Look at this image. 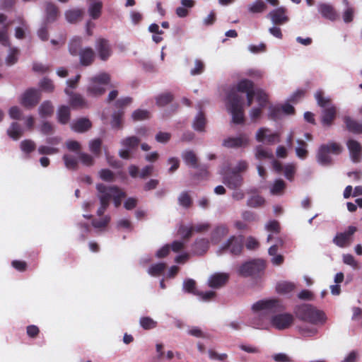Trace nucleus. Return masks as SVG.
I'll list each match as a JSON object with an SVG mask.
<instances>
[{"instance_id": "obj_1", "label": "nucleus", "mask_w": 362, "mask_h": 362, "mask_svg": "<svg viewBox=\"0 0 362 362\" xmlns=\"http://www.w3.org/2000/svg\"><path fill=\"white\" fill-rule=\"evenodd\" d=\"M282 309V303L278 299L258 300L252 305V317L250 319V325L259 329H267L270 327L278 330L287 329L293 325L295 318L288 313L275 314Z\"/></svg>"}, {"instance_id": "obj_2", "label": "nucleus", "mask_w": 362, "mask_h": 362, "mask_svg": "<svg viewBox=\"0 0 362 362\" xmlns=\"http://www.w3.org/2000/svg\"><path fill=\"white\" fill-rule=\"evenodd\" d=\"M237 91L246 93L247 106L252 105L254 98L260 105L264 106L268 100V96L262 90L254 89L253 83L250 80L242 79L238 83L235 88L231 90L228 95L226 106L227 110L232 116L233 122L241 124L244 121L243 98L239 95Z\"/></svg>"}, {"instance_id": "obj_3", "label": "nucleus", "mask_w": 362, "mask_h": 362, "mask_svg": "<svg viewBox=\"0 0 362 362\" xmlns=\"http://www.w3.org/2000/svg\"><path fill=\"white\" fill-rule=\"evenodd\" d=\"M96 188L100 201V206L97 211L98 216L103 214L111 199L114 200L115 206L118 207L121 204V199L125 196L124 192L116 187H106L103 184H98Z\"/></svg>"}, {"instance_id": "obj_4", "label": "nucleus", "mask_w": 362, "mask_h": 362, "mask_svg": "<svg viewBox=\"0 0 362 362\" xmlns=\"http://www.w3.org/2000/svg\"><path fill=\"white\" fill-rule=\"evenodd\" d=\"M297 313L302 320L308 322L312 325H322L327 320L326 315L323 311L308 304L300 306Z\"/></svg>"}, {"instance_id": "obj_5", "label": "nucleus", "mask_w": 362, "mask_h": 362, "mask_svg": "<svg viewBox=\"0 0 362 362\" xmlns=\"http://www.w3.org/2000/svg\"><path fill=\"white\" fill-rule=\"evenodd\" d=\"M110 76L105 72L100 73L88 80L87 93L92 96H100L105 92V86L109 84Z\"/></svg>"}, {"instance_id": "obj_6", "label": "nucleus", "mask_w": 362, "mask_h": 362, "mask_svg": "<svg viewBox=\"0 0 362 362\" xmlns=\"http://www.w3.org/2000/svg\"><path fill=\"white\" fill-rule=\"evenodd\" d=\"M81 40L80 37H74L71 40L69 45V52L72 55H79L80 63L83 66L90 65L95 58V52L90 47L80 49Z\"/></svg>"}, {"instance_id": "obj_7", "label": "nucleus", "mask_w": 362, "mask_h": 362, "mask_svg": "<svg viewBox=\"0 0 362 362\" xmlns=\"http://www.w3.org/2000/svg\"><path fill=\"white\" fill-rule=\"evenodd\" d=\"M315 96L317 104L323 108L322 112V124L331 125L336 115V107L332 104L329 98L323 97L322 91H317Z\"/></svg>"}, {"instance_id": "obj_8", "label": "nucleus", "mask_w": 362, "mask_h": 362, "mask_svg": "<svg viewBox=\"0 0 362 362\" xmlns=\"http://www.w3.org/2000/svg\"><path fill=\"white\" fill-rule=\"evenodd\" d=\"M342 151L341 145L337 143H329L320 146L317 153V161L323 166H327L332 164V160L330 153L339 155Z\"/></svg>"}, {"instance_id": "obj_9", "label": "nucleus", "mask_w": 362, "mask_h": 362, "mask_svg": "<svg viewBox=\"0 0 362 362\" xmlns=\"http://www.w3.org/2000/svg\"><path fill=\"white\" fill-rule=\"evenodd\" d=\"M242 249L243 237L233 235L221 245L217 252L221 254L225 251H229L233 255H239Z\"/></svg>"}, {"instance_id": "obj_10", "label": "nucleus", "mask_w": 362, "mask_h": 362, "mask_svg": "<svg viewBox=\"0 0 362 362\" xmlns=\"http://www.w3.org/2000/svg\"><path fill=\"white\" fill-rule=\"evenodd\" d=\"M223 183L230 189H235L242 186L243 178L242 175L235 171H230V168H224L221 170Z\"/></svg>"}, {"instance_id": "obj_11", "label": "nucleus", "mask_w": 362, "mask_h": 362, "mask_svg": "<svg viewBox=\"0 0 362 362\" xmlns=\"http://www.w3.org/2000/svg\"><path fill=\"white\" fill-rule=\"evenodd\" d=\"M255 139L258 142L267 145H273L280 141L278 133L266 127H260L257 129L255 133Z\"/></svg>"}, {"instance_id": "obj_12", "label": "nucleus", "mask_w": 362, "mask_h": 362, "mask_svg": "<svg viewBox=\"0 0 362 362\" xmlns=\"http://www.w3.org/2000/svg\"><path fill=\"white\" fill-rule=\"evenodd\" d=\"M139 141L140 139L134 136L122 139L120 144L123 148L119 151V156L123 159H130L132 151L138 146Z\"/></svg>"}, {"instance_id": "obj_13", "label": "nucleus", "mask_w": 362, "mask_h": 362, "mask_svg": "<svg viewBox=\"0 0 362 362\" xmlns=\"http://www.w3.org/2000/svg\"><path fill=\"white\" fill-rule=\"evenodd\" d=\"M265 267L264 261L262 259H255L243 264L239 268V274L247 276L255 274L263 270Z\"/></svg>"}, {"instance_id": "obj_14", "label": "nucleus", "mask_w": 362, "mask_h": 362, "mask_svg": "<svg viewBox=\"0 0 362 362\" xmlns=\"http://www.w3.org/2000/svg\"><path fill=\"white\" fill-rule=\"evenodd\" d=\"M195 286V281L192 279H189L184 281L183 289L187 292L198 296L200 299L204 301H209L215 297L216 293L214 291H209L206 292H198L196 290Z\"/></svg>"}, {"instance_id": "obj_15", "label": "nucleus", "mask_w": 362, "mask_h": 362, "mask_svg": "<svg viewBox=\"0 0 362 362\" xmlns=\"http://www.w3.org/2000/svg\"><path fill=\"white\" fill-rule=\"evenodd\" d=\"M40 99V93L38 90L30 88L27 90L21 97V103L26 108L35 106Z\"/></svg>"}, {"instance_id": "obj_16", "label": "nucleus", "mask_w": 362, "mask_h": 362, "mask_svg": "<svg viewBox=\"0 0 362 362\" xmlns=\"http://www.w3.org/2000/svg\"><path fill=\"white\" fill-rule=\"evenodd\" d=\"M250 139L247 134H241L237 136H230L223 141L226 148H245L249 145Z\"/></svg>"}, {"instance_id": "obj_17", "label": "nucleus", "mask_w": 362, "mask_h": 362, "mask_svg": "<svg viewBox=\"0 0 362 362\" xmlns=\"http://www.w3.org/2000/svg\"><path fill=\"white\" fill-rule=\"evenodd\" d=\"M95 49L99 58L106 61L112 54V48L108 41L103 38H99L95 42Z\"/></svg>"}, {"instance_id": "obj_18", "label": "nucleus", "mask_w": 362, "mask_h": 362, "mask_svg": "<svg viewBox=\"0 0 362 362\" xmlns=\"http://www.w3.org/2000/svg\"><path fill=\"white\" fill-rule=\"evenodd\" d=\"M346 146L351 160L354 163L360 162L362 156L361 144L354 139H349L346 142Z\"/></svg>"}, {"instance_id": "obj_19", "label": "nucleus", "mask_w": 362, "mask_h": 362, "mask_svg": "<svg viewBox=\"0 0 362 362\" xmlns=\"http://www.w3.org/2000/svg\"><path fill=\"white\" fill-rule=\"evenodd\" d=\"M228 280V274L226 273H215L209 276L208 285L212 288H219L223 286Z\"/></svg>"}, {"instance_id": "obj_20", "label": "nucleus", "mask_w": 362, "mask_h": 362, "mask_svg": "<svg viewBox=\"0 0 362 362\" xmlns=\"http://www.w3.org/2000/svg\"><path fill=\"white\" fill-rule=\"evenodd\" d=\"M294 111L293 107L290 104H285L281 106H271L269 107V117L273 119H278L282 112L290 115Z\"/></svg>"}, {"instance_id": "obj_21", "label": "nucleus", "mask_w": 362, "mask_h": 362, "mask_svg": "<svg viewBox=\"0 0 362 362\" xmlns=\"http://www.w3.org/2000/svg\"><path fill=\"white\" fill-rule=\"evenodd\" d=\"M92 126L90 121L87 118H81L71 124V128L73 131L78 133H83L88 131Z\"/></svg>"}, {"instance_id": "obj_22", "label": "nucleus", "mask_w": 362, "mask_h": 362, "mask_svg": "<svg viewBox=\"0 0 362 362\" xmlns=\"http://www.w3.org/2000/svg\"><path fill=\"white\" fill-rule=\"evenodd\" d=\"M65 93L69 98V103L74 108H82L86 106V101L82 95L73 93L69 89H65Z\"/></svg>"}, {"instance_id": "obj_23", "label": "nucleus", "mask_w": 362, "mask_h": 362, "mask_svg": "<svg viewBox=\"0 0 362 362\" xmlns=\"http://www.w3.org/2000/svg\"><path fill=\"white\" fill-rule=\"evenodd\" d=\"M169 24H151L148 27V30L153 33V40L156 43L160 42L163 38L161 35L163 33V29H168Z\"/></svg>"}, {"instance_id": "obj_24", "label": "nucleus", "mask_w": 362, "mask_h": 362, "mask_svg": "<svg viewBox=\"0 0 362 362\" xmlns=\"http://www.w3.org/2000/svg\"><path fill=\"white\" fill-rule=\"evenodd\" d=\"M45 8L47 21L48 23L56 21L59 14L58 7L53 3L47 2L45 3Z\"/></svg>"}, {"instance_id": "obj_25", "label": "nucleus", "mask_w": 362, "mask_h": 362, "mask_svg": "<svg viewBox=\"0 0 362 362\" xmlns=\"http://www.w3.org/2000/svg\"><path fill=\"white\" fill-rule=\"evenodd\" d=\"M296 288V285L293 282L282 281L276 284V291L281 295H288L293 292Z\"/></svg>"}, {"instance_id": "obj_26", "label": "nucleus", "mask_w": 362, "mask_h": 362, "mask_svg": "<svg viewBox=\"0 0 362 362\" xmlns=\"http://www.w3.org/2000/svg\"><path fill=\"white\" fill-rule=\"evenodd\" d=\"M319 11L327 19L334 21L337 19V13L331 5L322 4L319 6Z\"/></svg>"}, {"instance_id": "obj_27", "label": "nucleus", "mask_w": 362, "mask_h": 362, "mask_svg": "<svg viewBox=\"0 0 362 362\" xmlns=\"http://www.w3.org/2000/svg\"><path fill=\"white\" fill-rule=\"evenodd\" d=\"M228 233V228L225 225L218 226L211 233V240L214 244H217L221 238Z\"/></svg>"}, {"instance_id": "obj_28", "label": "nucleus", "mask_w": 362, "mask_h": 362, "mask_svg": "<svg viewBox=\"0 0 362 362\" xmlns=\"http://www.w3.org/2000/svg\"><path fill=\"white\" fill-rule=\"evenodd\" d=\"M8 136L13 140L19 139L23 134V129L20 124L13 122L7 129Z\"/></svg>"}, {"instance_id": "obj_29", "label": "nucleus", "mask_w": 362, "mask_h": 362, "mask_svg": "<svg viewBox=\"0 0 362 362\" xmlns=\"http://www.w3.org/2000/svg\"><path fill=\"white\" fill-rule=\"evenodd\" d=\"M269 16L273 23H284L288 21L286 10L284 8H279L272 11Z\"/></svg>"}, {"instance_id": "obj_30", "label": "nucleus", "mask_w": 362, "mask_h": 362, "mask_svg": "<svg viewBox=\"0 0 362 362\" xmlns=\"http://www.w3.org/2000/svg\"><path fill=\"white\" fill-rule=\"evenodd\" d=\"M83 15V11L79 8L69 10L65 13L66 21L69 23H74L81 21Z\"/></svg>"}, {"instance_id": "obj_31", "label": "nucleus", "mask_w": 362, "mask_h": 362, "mask_svg": "<svg viewBox=\"0 0 362 362\" xmlns=\"http://www.w3.org/2000/svg\"><path fill=\"white\" fill-rule=\"evenodd\" d=\"M57 119L61 124H66L70 119V109L67 106L62 105L57 110Z\"/></svg>"}, {"instance_id": "obj_32", "label": "nucleus", "mask_w": 362, "mask_h": 362, "mask_svg": "<svg viewBox=\"0 0 362 362\" xmlns=\"http://www.w3.org/2000/svg\"><path fill=\"white\" fill-rule=\"evenodd\" d=\"M255 158L258 160L269 159L273 157L272 152L261 145L257 146L255 149Z\"/></svg>"}, {"instance_id": "obj_33", "label": "nucleus", "mask_w": 362, "mask_h": 362, "mask_svg": "<svg viewBox=\"0 0 362 362\" xmlns=\"http://www.w3.org/2000/svg\"><path fill=\"white\" fill-rule=\"evenodd\" d=\"M345 123L347 129L355 134L362 133V124H358L356 120L351 119L350 117L345 118Z\"/></svg>"}, {"instance_id": "obj_34", "label": "nucleus", "mask_w": 362, "mask_h": 362, "mask_svg": "<svg viewBox=\"0 0 362 362\" xmlns=\"http://www.w3.org/2000/svg\"><path fill=\"white\" fill-rule=\"evenodd\" d=\"M313 325H303L299 327L300 334L305 337H314L318 333V329Z\"/></svg>"}, {"instance_id": "obj_35", "label": "nucleus", "mask_w": 362, "mask_h": 362, "mask_svg": "<svg viewBox=\"0 0 362 362\" xmlns=\"http://www.w3.org/2000/svg\"><path fill=\"white\" fill-rule=\"evenodd\" d=\"M54 107L49 101H45L39 107V114L42 117H47L52 115Z\"/></svg>"}, {"instance_id": "obj_36", "label": "nucleus", "mask_w": 362, "mask_h": 362, "mask_svg": "<svg viewBox=\"0 0 362 362\" xmlns=\"http://www.w3.org/2000/svg\"><path fill=\"white\" fill-rule=\"evenodd\" d=\"M343 262L352 267V269L358 270L361 268L360 262L355 259V257L350 254H344L342 256Z\"/></svg>"}, {"instance_id": "obj_37", "label": "nucleus", "mask_w": 362, "mask_h": 362, "mask_svg": "<svg viewBox=\"0 0 362 362\" xmlns=\"http://www.w3.org/2000/svg\"><path fill=\"white\" fill-rule=\"evenodd\" d=\"M102 8L103 4L101 1L95 2L90 5L88 12L93 19L95 20L99 18L101 14Z\"/></svg>"}, {"instance_id": "obj_38", "label": "nucleus", "mask_w": 362, "mask_h": 362, "mask_svg": "<svg viewBox=\"0 0 362 362\" xmlns=\"http://www.w3.org/2000/svg\"><path fill=\"white\" fill-rule=\"evenodd\" d=\"M209 248V241L206 239H199L194 245V252L198 255L205 252Z\"/></svg>"}, {"instance_id": "obj_39", "label": "nucleus", "mask_w": 362, "mask_h": 362, "mask_svg": "<svg viewBox=\"0 0 362 362\" xmlns=\"http://www.w3.org/2000/svg\"><path fill=\"white\" fill-rule=\"evenodd\" d=\"M298 146L296 148V153L299 158L305 159L307 156L308 151L306 150L307 144L303 140H297Z\"/></svg>"}, {"instance_id": "obj_40", "label": "nucleus", "mask_w": 362, "mask_h": 362, "mask_svg": "<svg viewBox=\"0 0 362 362\" xmlns=\"http://www.w3.org/2000/svg\"><path fill=\"white\" fill-rule=\"evenodd\" d=\"M35 143L30 139H25L20 144V148L23 153H30L35 149Z\"/></svg>"}, {"instance_id": "obj_41", "label": "nucleus", "mask_w": 362, "mask_h": 362, "mask_svg": "<svg viewBox=\"0 0 362 362\" xmlns=\"http://www.w3.org/2000/svg\"><path fill=\"white\" fill-rule=\"evenodd\" d=\"M334 242L339 247H346L349 245L350 238L345 233H339L334 238Z\"/></svg>"}, {"instance_id": "obj_42", "label": "nucleus", "mask_w": 362, "mask_h": 362, "mask_svg": "<svg viewBox=\"0 0 362 362\" xmlns=\"http://www.w3.org/2000/svg\"><path fill=\"white\" fill-rule=\"evenodd\" d=\"M165 264L164 263H158L153 265H151L148 269V273L153 276H158L160 275L163 272L165 269Z\"/></svg>"}, {"instance_id": "obj_43", "label": "nucleus", "mask_w": 362, "mask_h": 362, "mask_svg": "<svg viewBox=\"0 0 362 362\" xmlns=\"http://www.w3.org/2000/svg\"><path fill=\"white\" fill-rule=\"evenodd\" d=\"M101 146L102 140L100 139H92L88 144L89 150L95 156H98L100 153Z\"/></svg>"}, {"instance_id": "obj_44", "label": "nucleus", "mask_w": 362, "mask_h": 362, "mask_svg": "<svg viewBox=\"0 0 362 362\" xmlns=\"http://www.w3.org/2000/svg\"><path fill=\"white\" fill-rule=\"evenodd\" d=\"M182 158L186 164L195 167L197 165V156L193 151H187L182 153Z\"/></svg>"}, {"instance_id": "obj_45", "label": "nucleus", "mask_w": 362, "mask_h": 362, "mask_svg": "<svg viewBox=\"0 0 362 362\" xmlns=\"http://www.w3.org/2000/svg\"><path fill=\"white\" fill-rule=\"evenodd\" d=\"M123 112L118 111L112 115L111 126L114 129H121L122 127Z\"/></svg>"}, {"instance_id": "obj_46", "label": "nucleus", "mask_w": 362, "mask_h": 362, "mask_svg": "<svg viewBox=\"0 0 362 362\" xmlns=\"http://www.w3.org/2000/svg\"><path fill=\"white\" fill-rule=\"evenodd\" d=\"M39 86L45 92L52 93L54 90V85L52 81L47 78H43L40 81Z\"/></svg>"}, {"instance_id": "obj_47", "label": "nucleus", "mask_w": 362, "mask_h": 362, "mask_svg": "<svg viewBox=\"0 0 362 362\" xmlns=\"http://www.w3.org/2000/svg\"><path fill=\"white\" fill-rule=\"evenodd\" d=\"M173 100V95L170 93H164L156 97V104L158 106H165Z\"/></svg>"}, {"instance_id": "obj_48", "label": "nucleus", "mask_w": 362, "mask_h": 362, "mask_svg": "<svg viewBox=\"0 0 362 362\" xmlns=\"http://www.w3.org/2000/svg\"><path fill=\"white\" fill-rule=\"evenodd\" d=\"M205 118L202 112H199L195 117L193 127L197 131H203L205 126Z\"/></svg>"}, {"instance_id": "obj_49", "label": "nucleus", "mask_w": 362, "mask_h": 362, "mask_svg": "<svg viewBox=\"0 0 362 362\" xmlns=\"http://www.w3.org/2000/svg\"><path fill=\"white\" fill-rule=\"evenodd\" d=\"M66 167L70 170H74L78 165L77 159L74 156L65 154L63 157Z\"/></svg>"}, {"instance_id": "obj_50", "label": "nucleus", "mask_w": 362, "mask_h": 362, "mask_svg": "<svg viewBox=\"0 0 362 362\" xmlns=\"http://www.w3.org/2000/svg\"><path fill=\"white\" fill-rule=\"evenodd\" d=\"M140 325L145 329H153L156 327L157 322L148 317H144L140 319Z\"/></svg>"}, {"instance_id": "obj_51", "label": "nucleus", "mask_w": 362, "mask_h": 362, "mask_svg": "<svg viewBox=\"0 0 362 362\" xmlns=\"http://www.w3.org/2000/svg\"><path fill=\"white\" fill-rule=\"evenodd\" d=\"M110 221V216H105V217H103V218H101L99 221L94 220L93 221L92 224L95 228H96L99 230H102L105 228V227L109 223Z\"/></svg>"}, {"instance_id": "obj_52", "label": "nucleus", "mask_w": 362, "mask_h": 362, "mask_svg": "<svg viewBox=\"0 0 362 362\" xmlns=\"http://www.w3.org/2000/svg\"><path fill=\"white\" fill-rule=\"evenodd\" d=\"M132 118L135 121H140L148 119L150 117V112L144 110H136L132 115Z\"/></svg>"}, {"instance_id": "obj_53", "label": "nucleus", "mask_w": 362, "mask_h": 362, "mask_svg": "<svg viewBox=\"0 0 362 362\" xmlns=\"http://www.w3.org/2000/svg\"><path fill=\"white\" fill-rule=\"evenodd\" d=\"M187 333L189 335H192L193 337H198V338H208L209 337L208 334L205 333L204 332H203L202 330V329H200L199 327H192L189 328V329L187 330Z\"/></svg>"}, {"instance_id": "obj_54", "label": "nucleus", "mask_w": 362, "mask_h": 362, "mask_svg": "<svg viewBox=\"0 0 362 362\" xmlns=\"http://www.w3.org/2000/svg\"><path fill=\"white\" fill-rule=\"evenodd\" d=\"M78 158L84 165L91 166L94 164L93 157L86 153H79Z\"/></svg>"}, {"instance_id": "obj_55", "label": "nucleus", "mask_w": 362, "mask_h": 362, "mask_svg": "<svg viewBox=\"0 0 362 362\" xmlns=\"http://www.w3.org/2000/svg\"><path fill=\"white\" fill-rule=\"evenodd\" d=\"M178 202L183 207H189L192 204V199L187 192H182L178 197Z\"/></svg>"}, {"instance_id": "obj_56", "label": "nucleus", "mask_w": 362, "mask_h": 362, "mask_svg": "<svg viewBox=\"0 0 362 362\" xmlns=\"http://www.w3.org/2000/svg\"><path fill=\"white\" fill-rule=\"evenodd\" d=\"M18 50L16 48H11L6 57V62L8 65L14 64L18 60Z\"/></svg>"}, {"instance_id": "obj_57", "label": "nucleus", "mask_w": 362, "mask_h": 362, "mask_svg": "<svg viewBox=\"0 0 362 362\" xmlns=\"http://www.w3.org/2000/svg\"><path fill=\"white\" fill-rule=\"evenodd\" d=\"M264 203V199L263 197L257 195L251 197L247 200V205L251 207H257L262 206Z\"/></svg>"}, {"instance_id": "obj_58", "label": "nucleus", "mask_w": 362, "mask_h": 362, "mask_svg": "<svg viewBox=\"0 0 362 362\" xmlns=\"http://www.w3.org/2000/svg\"><path fill=\"white\" fill-rule=\"evenodd\" d=\"M266 8V4L262 0H257L250 7V11L252 13H261Z\"/></svg>"}, {"instance_id": "obj_59", "label": "nucleus", "mask_w": 362, "mask_h": 362, "mask_svg": "<svg viewBox=\"0 0 362 362\" xmlns=\"http://www.w3.org/2000/svg\"><path fill=\"white\" fill-rule=\"evenodd\" d=\"M204 70V64L199 59H196L194 62V68L192 69L190 74L192 76L199 75Z\"/></svg>"}, {"instance_id": "obj_60", "label": "nucleus", "mask_w": 362, "mask_h": 362, "mask_svg": "<svg viewBox=\"0 0 362 362\" xmlns=\"http://www.w3.org/2000/svg\"><path fill=\"white\" fill-rule=\"evenodd\" d=\"M8 115L11 119H21L23 115L22 110L17 106H13L8 110Z\"/></svg>"}, {"instance_id": "obj_61", "label": "nucleus", "mask_w": 362, "mask_h": 362, "mask_svg": "<svg viewBox=\"0 0 362 362\" xmlns=\"http://www.w3.org/2000/svg\"><path fill=\"white\" fill-rule=\"evenodd\" d=\"M272 358L276 362H293L292 357L285 353H278L272 356Z\"/></svg>"}, {"instance_id": "obj_62", "label": "nucleus", "mask_w": 362, "mask_h": 362, "mask_svg": "<svg viewBox=\"0 0 362 362\" xmlns=\"http://www.w3.org/2000/svg\"><path fill=\"white\" fill-rule=\"evenodd\" d=\"M285 187L284 182L281 180H277L271 188V193L273 194H279Z\"/></svg>"}, {"instance_id": "obj_63", "label": "nucleus", "mask_w": 362, "mask_h": 362, "mask_svg": "<svg viewBox=\"0 0 362 362\" xmlns=\"http://www.w3.org/2000/svg\"><path fill=\"white\" fill-rule=\"evenodd\" d=\"M38 152L40 154L52 155L59 152V149L52 146H40L38 148Z\"/></svg>"}, {"instance_id": "obj_64", "label": "nucleus", "mask_w": 362, "mask_h": 362, "mask_svg": "<svg viewBox=\"0 0 362 362\" xmlns=\"http://www.w3.org/2000/svg\"><path fill=\"white\" fill-rule=\"evenodd\" d=\"M248 50L252 54L264 52L266 51V45L263 42L259 45H250L248 46Z\"/></svg>"}]
</instances>
